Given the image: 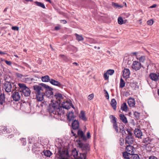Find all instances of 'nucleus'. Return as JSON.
Listing matches in <instances>:
<instances>
[{
  "label": "nucleus",
  "instance_id": "nucleus-1",
  "mask_svg": "<svg viewBox=\"0 0 159 159\" xmlns=\"http://www.w3.org/2000/svg\"><path fill=\"white\" fill-rule=\"evenodd\" d=\"M62 108L61 107L60 102L53 101L49 104L48 110L52 116L57 119H59L62 114Z\"/></svg>",
  "mask_w": 159,
  "mask_h": 159
},
{
  "label": "nucleus",
  "instance_id": "nucleus-2",
  "mask_svg": "<svg viewBox=\"0 0 159 159\" xmlns=\"http://www.w3.org/2000/svg\"><path fill=\"white\" fill-rule=\"evenodd\" d=\"M40 84L45 89V90H44L43 88L39 85H35L33 86L34 92L36 94L37 100L39 102L43 100L45 92L46 90L51 91L53 89L52 88L44 84L41 83Z\"/></svg>",
  "mask_w": 159,
  "mask_h": 159
},
{
  "label": "nucleus",
  "instance_id": "nucleus-3",
  "mask_svg": "<svg viewBox=\"0 0 159 159\" xmlns=\"http://www.w3.org/2000/svg\"><path fill=\"white\" fill-rule=\"evenodd\" d=\"M13 85V88L16 91H20L21 96L23 94L25 97L29 96L30 94L31 91L29 88L27 87L26 85L24 83H19L18 84V87L16 84Z\"/></svg>",
  "mask_w": 159,
  "mask_h": 159
},
{
  "label": "nucleus",
  "instance_id": "nucleus-4",
  "mask_svg": "<svg viewBox=\"0 0 159 159\" xmlns=\"http://www.w3.org/2000/svg\"><path fill=\"white\" fill-rule=\"evenodd\" d=\"M126 131L128 133V135L126 137L125 144L130 145L133 144L134 142V139L132 136V133L129 129H127Z\"/></svg>",
  "mask_w": 159,
  "mask_h": 159
},
{
  "label": "nucleus",
  "instance_id": "nucleus-5",
  "mask_svg": "<svg viewBox=\"0 0 159 159\" xmlns=\"http://www.w3.org/2000/svg\"><path fill=\"white\" fill-rule=\"evenodd\" d=\"M13 84H15L13 83H11L8 81H6L4 83L3 88L6 92L8 93L11 91L12 88H13ZM12 89L13 91L16 90H14V88H12Z\"/></svg>",
  "mask_w": 159,
  "mask_h": 159
},
{
  "label": "nucleus",
  "instance_id": "nucleus-6",
  "mask_svg": "<svg viewBox=\"0 0 159 159\" xmlns=\"http://www.w3.org/2000/svg\"><path fill=\"white\" fill-rule=\"evenodd\" d=\"M71 101L70 100L63 101L61 104L62 106H60L61 107L63 108L62 109V114L64 113V109H68L70 108Z\"/></svg>",
  "mask_w": 159,
  "mask_h": 159
},
{
  "label": "nucleus",
  "instance_id": "nucleus-7",
  "mask_svg": "<svg viewBox=\"0 0 159 159\" xmlns=\"http://www.w3.org/2000/svg\"><path fill=\"white\" fill-rule=\"evenodd\" d=\"M79 147L81 148L83 152L87 153L89 151V145L88 143H78Z\"/></svg>",
  "mask_w": 159,
  "mask_h": 159
},
{
  "label": "nucleus",
  "instance_id": "nucleus-8",
  "mask_svg": "<svg viewBox=\"0 0 159 159\" xmlns=\"http://www.w3.org/2000/svg\"><path fill=\"white\" fill-rule=\"evenodd\" d=\"M109 118L111 119V122L113 124V128L116 132H118V126L116 117L114 116L111 115L109 116Z\"/></svg>",
  "mask_w": 159,
  "mask_h": 159
},
{
  "label": "nucleus",
  "instance_id": "nucleus-9",
  "mask_svg": "<svg viewBox=\"0 0 159 159\" xmlns=\"http://www.w3.org/2000/svg\"><path fill=\"white\" fill-rule=\"evenodd\" d=\"M54 99H55V100L54 101H56L57 102H60V104L61 102L64 101V98L62 96L61 94L59 93H57L55 94L54 95Z\"/></svg>",
  "mask_w": 159,
  "mask_h": 159
},
{
  "label": "nucleus",
  "instance_id": "nucleus-10",
  "mask_svg": "<svg viewBox=\"0 0 159 159\" xmlns=\"http://www.w3.org/2000/svg\"><path fill=\"white\" fill-rule=\"evenodd\" d=\"M21 96L20 91H18V92H15L13 93L11 97L14 101L16 102L20 100Z\"/></svg>",
  "mask_w": 159,
  "mask_h": 159
},
{
  "label": "nucleus",
  "instance_id": "nucleus-11",
  "mask_svg": "<svg viewBox=\"0 0 159 159\" xmlns=\"http://www.w3.org/2000/svg\"><path fill=\"white\" fill-rule=\"evenodd\" d=\"M141 66L142 67H143L141 66L140 63L138 61H133L132 64V68L136 70H139Z\"/></svg>",
  "mask_w": 159,
  "mask_h": 159
},
{
  "label": "nucleus",
  "instance_id": "nucleus-12",
  "mask_svg": "<svg viewBox=\"0 0 159 159\" xmlns=\"http://www.w3.org/2000/svg\"><path fill=\"white\" fill-rule=\"evenodd\" d=\"M149 77L152 80L156 81L159 80V73H151L149 75Z\"/></svg>",
  "mask_w": 159,
  "mask_h": 159
},
{
  "label": "nucleus",
  "instance_id": "nucleus-13",
  "mask_svg": "<svg viewBox=\"0 0 159 159\" xmlns=\"http://www.w3.org/2000/svg\"><path fill=\"white\" fill-rule=\"evenodd\" d=\"M134 148L133 146H130V145H128L126 148V152H128L129 154H130L131 155L134 153Z\"/></svg>",
  "mask_w": 159,
  "mask_h": 159
},
{
  "label": "nucleus",
  "instance_id": "nucleus-14",
  "mask_svg": "<svg viewBox=\"0 0 159 159\" xmlns=\"http://www.w3.org/2000/svg\"><path fill=\"white\" fill-rule=\"evenodd\" d=\"M79 138L80 139L84 141H86V136H85L83 132L81 130H79L77 133Z\"/></svg>",
  "mask_w": 159,
  "mask_h": 159
},
{
  "label": "nucleus",
  "instance_id": "nucleus-15",
  "mask_svg": "<svg viewBox=\"0 0 159 159\" xmlns=\"http://www.w3.org/2000/svg\"><path fill=\"white\" fill-rule=\"evenodd\" d=\"M130 74L129 70L128 69H125L123 71V76L124 78L127 79L129 77Z\"/></svg>",
  "mask_w": 159,
  "mask_h": 159
},
{
  "label": "nucleus",
  "instance_id": "nucleus-16",
  "mask_svg": "<svg viewBox=\"0 0 159 159\" xmlns=\"http://www.w3.org/2000/svg\"><path fill=\"white\" fill-rule=\"evenodd\" d=\"M128 103L130 107H134L135 105V101L134 98L130 97L129 98L128 100Z\"/></svg>",
  "mask_w": 159,
  "mask_h": 159
},
{
  "label": "nucleus",
  "instance_id": "nucleus-17",
  "mask_svg": "<svg viewBox=\"0 0 159 159\" xmlns=\"http://www.w3.org/2000/svg\"><path fill=\"white\" fill-rule=\"evenodd\" d=\"M79 126V122L78 120H75L73 122L72 124V126L73 129L75 130L78 129Z\"/></svg>",
  "mask_w": 159,
  "mask_h": 159
},
{
  "label": "nucleus",
  "instance_id": "nucleus-18",
  "mask_svg": "<svg viewBox=\"0 0 159 159\" xmlns=\"http://www.w3.org/2000/svg\"><path fill=\"white\" fill-rule=\"evenodd\" d=\"M134 134L136 137L139 138L142 135V132L140 129H135L134 130Z\"/></svg>",
  "mask_w": 159,
  "mask_h": 159
},
{
  "label": "nucleus",
  "instance_id": "nucleus-19",
  "mask_svg": "<svg viewBox=\"0 0 159 159\" xmlns=\"http://www.w3.org/2000/svg\"><path fill=\"white\" fill-rule=\"evenodd\" d=\"M50 82L52 84L59 87H61L62 86V84L59 82L54 79H51L50 80Z\"/></svg>",
  "mask_w": 159,
  "mask_h": 159
},
{
  "label": "nucleus",
  "instance_id": "nucleus-20",
  "mask_svg": "<svg viewBox=\"0 0 159 159\" xmlns=\"http://www.w3.org/2000/svg\"><path fill=\"white\" fill-rule=\"evenodd\" d=\"M79 117L82 120L86 121L87 120V118L86 117L85 112L84 111H81L79 114Z\"/></svg>",
  "mask_w": 159,
  "mask_h": 159
},
{
  "label": "nucleus",
  "instance_id": "nucleus-21",
  "mask_svg": "<svg viewBox=\"0 0 159 159\" xmlns=\"http://www.w3.org/2000/svg\"><path fill=\"white\" fill-rule=\"evenodd\" d=\"M119 117L120 120L124 123L126 124L128 123L127 119L124 115L120 114Z\"/></svg>",
  "mask_w": 159,
  "mask_h": 159
},
{
  "label": "nucleus",
  "instance_id": "nucleus-22",
  "mask_svg": "<svg viewBox=\"0 0 159 159\" xmlns=\"http://www.w3.org/2000/svg\"><path fill=\"white\" fill-rule=\"evenodd\" d=\"M5 98L4 93H1L0 94V104L3 105L5 102Z\"/></svg>",
  "mask_w": 159,
  "mask_h": 159
},
{
  "label": "nucleus",
  "instance_id": "nucleus-23",
  "mask_svg": "<svg viewBox=\"0 0 159 159\" xmlns=\"http://www.w3.org/2000/svg\"><path fill=\"white\" fill-rule=\"evenodd\" d=\"M117 103L116 101L114 98L112 99L111 102V105L114 110L116 109V105Z\"/></svg>",
  "mask_w": 159,
  "mask_h": 159
},
{
  "label": "nucleus",
  "instance_id": "nucleus-24",
  "mask_svg": "<svg viewBox=\"0 0 159 159\" xmlns=\"http://www.w3.org/2000/svg\"><path fill=\"white\" fill-rule=\"evenodd\" d=\"M67 118L69 121H71L74 118V113L72 111H70L67 116Z\"/></svg>",
  "mask_w": 159,
  "mask_h": 159
},
{
  "label": "nucleus",
  "instance_id": "nucleus-25",
  "mask_svg": "<svg viewBox=\"0 0 159 159\" xmlns=\"http://www.w3.org/2000/svg\"><path fill=\"white\" fill-rule=\"evenodd\" d=\"M72 154L74 156L75 159H76V158H79L78 152L76 150V149H74L73 150L72 152Z\"/></svg>",
  "mask_w": 159,
  "mask_h": 159
},
{
  "label": "nucleus",
  "instance_id": "nucleus-26",
  "mask_svg": "<svg viewBox=\"0 0 159 159\" xmlns=\"http://www.w3.org/2000/svg\"><path fill=\"white\" fill-rule=\"evenodd\" d=\"M152 139L149 137H147L143 139V143H145L146 145L150 144L152 141Z\"/></svg>",
  "mask_w": 159,
  "mask_h": 159
},
{
  "label": "nucleus",
  "instance_id": "nucleus-27",
  "mask_svg": "<svg viewBox=\"0 0 159 159\" xmlns=\"http://www.w3.org/2000/svg\"><path fill=\"white\" fill-rule=\"evenodd\" d=\"M121 109L122 111L126 112L128 110V107L126 103L125 102H124L121 105Z\"/></svg>",
  "mask_w": 159,
  "mask_h": 159
},
{
  "label": "nucleus",
  "instance_id": "nucleus-28",
  "mask_svg": "<svg viewBox=\"0 0 159 159\" xmlns=\"http://www.w3.org/2000/svg\"><path fill=\"white\" fill-rule=\"evenodd\" d=\"M41 79L42 81L44 82H48L49 81H50V80L49 77L48 75L42 76Z\"/></svg>",
  "mask_w": 159,
  "mask_h": 159
},
{
  "label": "nucleus",
  "instance_id": "nucleus-29",
  "mask_svg": "<svg viewBox=\"0 0 159 159\" xmlns=\"http://www.w3.org/2000/svg\"><path fill=\"white\" fill-rule=\"evenodd\" d=\"M132 155L130 154H129V153L126 152H124L123 153V156L124 158L127 159H130V158H131L130 156Z\"/></svg>",
  "mask_w": 159,
  "mask_h": 159
},
{
  "label": "nucleus",
  "instance_id": "nucleus-30",
  "mask_svg": "<svg viewBox=\"0 0 159 159\" xmlns=\"http://www.w3.org/2000/svg\"><path fill=\"white\" fill-rule=\"evenodd\" d=\"M75 35L76 37V40L78 41H81L84 40V38L82 35H79L77 34H75Z\"/></svg>",
  "mask_w": 159,
  "mask_h": 159
},
{
  "label": "nucleus",
  "instance_id": "nucleus-31",
  "mask_svg": "<svg viewBox=\"0 0 159 159\" xmlns=\"http://www.w3.org/2000/svg\"><path fill=\"white\" fill-rule=\"evenodd\" d=\"M125 129L124 128V127H122V128H118V132H116L117 133H120L122 134L123 135H124L125 134H126V133L125 132Z\"/></svg>",
  "mask_w": 159,
  "mask_h": 159
},
{
  "label": "nucleus",
  "instance_id": "nucleus-32",
  "mask_svg": "<svg viewBox=\"0 0 159 159\" xmlns=\"http://www.w3.org/2000/svg\"><path fill=\"white\" fill-rule=\"evenodd\" d=\"M35 3L37 6L41 7L43 8H45V7L44 4L42 2H39L38 1H35L34 2Z\"/></svg>",
  "mask_w": 159,
  "mask_h": 159
},
{
  "label": "nucleus",
  "instance_id": "nucleus-33",
  "mask_svg": "<svg viewBox=\"0 0 159 159\" xmlns=\"http://www.w3.org/2000/svg\"><path fill=\"white\" fill-rule=\"evenodd\" d=\"M87 153L84 152L83 153H80V156H79L78 158L79 159H86V155Z\"/></svg>",
  "mask_w": 159,
  "mask_h": 159
},
{
  "label": "nucleus",
  "instance_id": "nucleus-34",
  "mask_svg": "<svg viewBox=\"0 0 159 159\" xmlns=\"http://www.w3.org/2000/svg\"><path fill=\"white\" fill-rule=\"evenodd\" d=\"M125 83L124 80L121 78L120 79V87L123 88L125 86Z\"/></svg>",
  "mask_w": 159,
  "mask_h": 159
},
{
  "label": "nucleus",
  "instance_id": "nucleus-35",
  "mask_svg": "<svg viewBox=\"0 0 159 159\" xmlns=\"http://www.w3.org/2000/svg\"><path fill=\"white\" fill-rule=\"evenodd\" d=\"M44 154L46 156L50 157L52 154V153L49 150H46L44 152Z\"/></svg>",
  "mask_w": 159,
  "mask_h": 159
},
{
  "label": "nucleus",
  "instance_id": "nucleus-36",
  "mask_svg": "<svg viewBox=\"0 0 159 159\" xmlns=\"http://www.w3.org/2000/svg\"><path fill=\"white\" fill-rule=\"evenodd\" d=\"M131 159H140L139 156L136 154H133L131 157Z\"/></svg>",
  "mask_w": 159,
  "mask_h": 159
},
{
  "label": "nucleus",
  "instance_id": "nucleus-37",
  "mask_svg": "<svg viewBox=\"0 0 159 159\" xmlns=\"http://www.w3.org/2000/svg\"><path fill=\"white\" fill-rule=\"evenodd\" d=\"M134 115L135 119L137 120L139 118L140 114L139 113L135 111L134 113Z\"/></svg>",
  "mask_w": 159,
  "mask_h": 159
},
{
  "label": "nucleus",
  "instance_id": "nucleus-38",
  "mask_svg": "<svg viewBox=\"0 0 159 159\" xmlns=\"http://www.w3.org/2000/svg\"><path fill=\"white\" fill-rule=\"evenodd\" d=\"M118 23L120 25H122L123 23V20L122 17H119L118 19Z\"/></svg>",
  "mask_w": 159,
  "mask_h": 159
},
{
  "label": "nucleus",
  "instance_id": "nucleus-39",
  "mask_svg": "<svg viewBox=\"0 0 159 159\" xmlns=\"http://www.w3.org/2000/svg\"><path fill=\"white\" fill-rule=\"evenodd\" d=\"M107 73L108 74V75H111L113 74L114 72V70H108L107 71Z\"/></svg>",
  "mask_w": 159,
  "mask_h": 159
},
{
  "label": "nucleus",
  "instance_id": "nucleus-40",
  "mask_svg": "<svg viewBox=\"0 0 159 159\" xmlns=\"http://www.w3.org/2000/svg\"><path fill=\"white\" fill-rule=\"evenodd\" d=\"M1 129L2 130H3V132H4V133L5 134L6 133H10V132L9 131H7V128L5 127H1Z\"/></svg>",
  "mask_w": 159,
  "mask_h": 159
},
{
  "label": "nucleus",
  "instance_id": "nucleus-41",
  "mask_svg": "<svg viewBox=\"0 0 159 159\" xmlns=\"http://www.w3.org/2000/svg\"><path fill=\"white\" fill-rule=\"evenodd\" d=\"M124 140L122 138H120L119 140V143L121 146H122L124 145Z\"/></svg>",
  "mask_w": 159,
  "mask_h": 159
},
{
  "label": "nucleus",
  "instance_id": "nucleus-42",
  "mask_svg": "<svg viewBox=\"0 0 159 159\" xmlns=\"http://www.w3.org/2000/svg\"><path fill=\"white\" fill-rule=\"evenodd\" d=\"M153 23V20L152 19L148 20L147 22L148 25H152Z\"/></svg>",
  "mask_w": 159,
  "mask_h": 159
},
{
  "label": "nucleus",
  "instance_id": "nucleus-43",
  "mask_svg": "<svg viewBox=\"0 0 159 159\" xmlns=\"http://www.w3.org/2000/svg\"><path fill=\"white\" fill-rule=\"evenodd\" d=\"M108 74L107 72L105 73L104 75V77L105 80H108L109 78V76L108 75Z\"/></svg>",
  "mask_w": 159,
  "mask_h": 159
},
{
  "label": "nucleus",
  "instance_id": "nucleus-44",
  "mask_svg": "<svg viewBox=\"0 0 159 159\" xmlns=\"http://www.w3.org/2000/svg\"><path fill=\"white\" fill-rule=\"evenodd\" d=\"M113 5L116 8H121L122 7V6L121 5H120L118 4H117L116 3H113Z\"/></svg>",
  "mask_w": 159,
  "mask_h": 159
},
{
  "label": "nucleus",
  "instance_id": "nucleus-45",
  "mask_svg": "<svg viewBox=\"0 0 159 159\" xmlns=\"http://www.w3.org/2000/svg\"><path fill=\"white\" fill-rule=\"evenodd\" d=\"M11 29L14 30L18 31L19 29V28L18 27L16 26H12L11 27Z\"/></svg>",
  "mask_w": 159,
  "mask_h": 159
},
{
  "label": "nucleus",
  "instance_id": "nucleus-46",
  "mask_svg": "<svg viewBox=\"0 0 159 159\" xmlns=\"http://www.w3.org/2000/svg\"><path fill=\"white\" fill-rule=\"evenodd\" d=\"M87 137H86V141L88 139H89L91 137V136L90 134V133L89 132H87Z\"/></svg>",
  "mask_w": 159,
  "mask_h": 159
},
{
  "label": "nucleus",
  "instance_id": "nucleus-47",
  "mask_svg": "<svg viewBox=\"0 0 159 159\" xmlns=\"http://www.w3.org/2000/svg\"><path fill=\"white\" fill-rule=\"evenodd\" d=\"M94 97V95L93 94H91L89 95L88 96V99L89 100L92 99Z\"/></svg>",
  "mask_w": 159,
  "mask_h": 159
},
{
  "label": "nucleus",
  "instance_id": "nucleus-48",
  "mask_svg": "<svg viewBox=\"0 0 159 159\" xmlns=\"http://www.w3.org/2000/svg\"><path fill=\"white\" fill-rule=\"evenodd\" d=\"M104 91L106 92L105 93L106 98L107 99H109V95L108 93L106 90H104Z\"/></svg>",
  "mask_w": 159,
  "mask_h": 159
},
{
  "label": "nucleus",
  "instance_id": "nucleus-49",
  "mask_svg": "<svg viewBox=\"0 0 159 159\" xmlns=\"http://www.w3.org/2000/svg\"><path fill=\"white\" fill-rule=\"evenodd\" d=\"M139 61L142 62H143L145 60V57L144 56L141 57L139 59Z\"/></svg>",
  "mask_w": 159,
  "mask_h": 159
},
{
  "label": "nucleus",
  "instance_id": "nucleus-50",
  "mask_svg": "<svg viewBox=\"0 0 159 159\" xmlns=\"http://www.w3.org/2000/svg\"><path fill=\"white\" fill-rule=\"evenodd\" d=\"M5 61L6 63L9 65V66H11V61H8L7 60H5Z\"/></svg>",
  "mask_w": 159,
  "mask_h": 159
},
{
  "label": "nucleus",
  "instance_id": "nucleus-51",
  "mask_svg": "<svg viewBox=\"0 0 159 159\" xmlns=\"http://www.w3.org/2000/svg\"><path fill=\"white\" fill-rule=\"evenodd\" d=\"M47 105V102L46 101H43L42 102H41L40 104V105L43 107L44 106L46 105Z\"/></svg>",
  "mask_w": 159,
  "mask_h": 159
},
{
  "label": "nucleus",
  "instance_id": "nucleus-52",
  "mask_svg": "<svg viewBox=\"0 0 159 159\" xmlns=\"http://www.w3.org/2000/svg\"><path fill=\"white\" fill-rule=\"evenodd\" d=\"M16 75L18 77L20 78H21L23 77V75L20 73H17Z\"/></svg>",
  "mask_w": 159,
  "mask_h": 159
},
{
  "label": "nucleus",
  "instance_id": "nucleus-53",
  "mask_svg": "<svg viewBox=\"0 0 159 159\" xmlns=\"http://www.w3.org/2000/svg\"><path fill=\"white\" fill-rule=\"evenodd\" d=\"M149 159H158L157 157L154 156H152L150 157Z\"/></svg>",
  "mask_w": 159,
  "mask_h": 159
},
{
  "label": "nucleus",
  "instance_id": "nucleus-54",
  "mask_svg": "<svg viewBox=\"0 0 159 159\" xmlns=\"http://www.w3.org/2000/svg\"><path fill=\"white\" fill-rule=\"evenodd\" d=\"M74 129H73L72 130H71V132L72 134H73V136H75V135H76V134L75 133V131L74 130Z\"/></svg>",
  "mask_w": 159,
  "mask_h": 159
},
{
  "label": "nucleus",
  "instance_id": "nucleus-55",
  "mask_svg": "<svg viewBox=\"0 0 159 159\" xmlns=\"http://www.w3.org/2000/svg\"><path fill=\"white\" fill-rule=\"evenodd\" d=\"M60 22L61 23H63V24H66L67 23V21L65 20H61Z\"/></svg>",
  "mask_w": 159,
  "mask_h": 159
},
{
  "label": "nucleus",
  "instance_id": "nucleus-56",
  "mask_svg": "<svg viewBox=\"0 0 159 159\" xmlns=\"http://www.w3.org/2000/svg\"><path fill=\"white\" fill-rule=\"evenodd\" d=\"M156 6H157V5L156 4H154L153 5H152L151 6H150V7L151 8H153L156 7Z\"/></svg>",
  "mask_w": 159,
  "mask_h": 159
},
{
  "label": "nucleus",
  "instance_id": "nucleus-57",
  "mask_svg": "<svg viewBox=\"0 0 159 159\" xmlns=\"http://www.w3.org/2000/svg\"><path fill=\"white\" fill-rule=\"evenodd\" d=\"M6 53L3 52L1 51H0V54L1 55H3L4 54H5Z\"/></svg>",
  "mask_w": 159,
  "mask_h": 159
},
{
  "label": "nucleus",
  "instance_id": "nucleus-58",
  "mask_svg": "<svg viewBox=\"0 0 159 159\" xmlns=\"http://www.w3.org/2000/svg\"><path fill=\"white\" fill-rule=\"evenodd\" d=\"M60 28L59 26H56L55 27V30H58L60 29Z\"/></svg>",
  "mask_w": 159,
  "mask_h": 159
},
{
  "label": "nucleus",
  "instance_id": "nucleus-59",
  "mask_svg": "<svg viewBox=\"0 0 159 159\" xmlns=\"http://www.w3.org/2000/svg\"><path fill=\"white\" fill-rule=\"evenodd\" d=\"M72 107L74 109H75V108L74 106L72 104L71 102L70 107Z\"/></svg>",
  "mask_w": 159,
  "mask_h": 159
},
{
  "label": "nucleus",
  "instance_id": "nucleus-60",
  "mask_svg": "<svg viewBox=\"0 0 159 159\" xmlns=\"http://www.w3.org/2000/svg\"><path fill=\"white\" fill-rule=\"evenodd\" d=\"M8 9V7L6 8L4 10L3 12H5L7 11V9Z\"/></svg>",
  "mask_w": 159,
  "mask_h": 159
},
{
  "label": "nucleus",
  "instance_id": "nucleus-61",
  "mask_svg": "<svg viewBox=\"0 0 159 159\" xmlns=\"http://www.w3.org/2000/svg\"><path fill=\"white\" fill-rule=\"evenodd\" d=\"M73 64L75 65L76 66H77L78 65V64L77 63H76V62H74L73 63Z\"/></svg>",
  "mask_w": 159,
  "mask_h": 159
},
{
  "label": "nucleus",
  "instance_id": "nucleus-62",
  "mask_svg": "<svg viewBox=\"0 0 159 159\" xmlns=\"http://www.w3.org/2000/svg\"><path fill=\"white\" fill-rule=\"evenodd\" d=\"M33 0H25V1L27 2H32Z\"/></svg>",
  "mask_w": 159,
  "mask_h": 159
},
{
  "label": "nucleus",
  "instance_id": "nucleus-63",
  "mask_svg": "<svg viewBox=\"0 0 159 159\" xmlns=\"http://www.w3.org/2000/svg\"><path fill=\"white\" fill-rule=\"evenodd\" d=\"M136 54H137V52H133V54H134V55H136Z\"/></svg>",
  "mask_w": 159,
  "mask_h": 159
},
{
  "label": "nucleus",
  "instance_id": "nucleus-64",
  "mask_svg": "<svg viewBox=\"0 0 159 159\" xmlns=\"http://www.w3.org/2000/svg\"><path fill=\"white\" fill-rule=\"evenodd\" d=\"M157 93H158V95L159 96V89L158 90Z\"/></svg>",
  "mask_w": 159,
  "mask_h": 159
}]
</instances>
